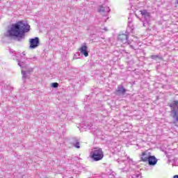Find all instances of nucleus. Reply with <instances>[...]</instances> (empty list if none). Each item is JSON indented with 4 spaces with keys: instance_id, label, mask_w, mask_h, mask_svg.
Masks as SVG:
<instances>
[{
    "instance_id": "f03ea898",
    "label": "nucleus",
    "mask_w": 178,
    "mask_h": 178,
    "mask_svg": "<svg viewBox=\"0 0 178 178\" xmlns=\"http://www.w3.org/2000/svg\"><path fill=\"white\" fill-rule=\"evenodd\" d=\"M91 158L95 162L102 161V159H104V151H102V149L96 148L93 152H92Z\"/></svg>"
},
{
    "instance_id": "2eb2a0df",
    "label": "nucleus",
    "mask_w": 178,
    "mask_h": 178,
    "mask_svg": "<svg viewBox=\"0 0 178 178\" xmlns=\"http://www.w3.org/2000/svg\"><path fill=\"white\" fill-rule=\"evenodd\" d=\"M151 59H159V56H156V55H152L150 56Z\"/></svg>"
},
{
    "instance_id": "4468645a",
    "label": "nucleus",
    "mask_w": 178,
    "mask_h": 178,
    "mask_svg": "<svg viewBox=\"0 0 178 178\" xmlns=\"http://www.w3.org/2000/svg\"><path fill=\"white\" fill-rule=\"evenodd\" d=\"M99 13H104L105 12V9L104 7L100 6L99 9L98 10Z\"/></svg>"
},
{
    "instance_id": "f257e3e1",
    "label": "nucleus",
    "mask_w": 178,
    "mask_h": 178,
    "mask_svg": "<svg viewBox=\"0 0 178 178\" xmlns=\"http://www.w3.org/2000/svg\"><path fill=\"white\" fill-rule=\"evenodd\" d=\"M30 31V25L27 22L19 21L11 25L7 31L6 37H16L17 41H22L24 38V34Z\"/></svg>"
},
{
    "instance_id": "6e6552de",
    "label": "nucleus",
    "mask_w": 178,
    "mask_h": 178,
    "mask_svg": "<svg viewBox=\"0 0 178 178\" xmlns=\"http://www.w3.org/2000/svg\"><path fill=\"white\" fill-rule=\"evenodd\" d=\"M81 55H84L86 57L88 56V51H87V45L86 43L79 49Z\"/></svg>"
},
{
    "instance_id": "9d476101",
    "label": "nucleus",
    "mask_w": 178,
    "mask_h": 178,
    "mask_svg": "<svg viewBox=\"0 0 178 178\" xmlns=\"http://www.w3.org/2000/svg\"><path fill=\"white\" fill-rule=\"evenodd\" d=\"M140 15H142V16H144L145 17H149V16L151 15L147 11V10H140Z\"/></svg>"
},
{
    "instance_id": "f8f14e48",
    "label": "nucleus",
    "mask_w": 178,
    "mask_h": 178,
    "mask_svg": "<svg viewBox=\"0 0 178 178\" xmlns=\"http://www.w3.org/2000/svg\"><path fill=\"white\" fill-rule=\"evenodd\" d=\"M72 145L75 147V148H80V141H79V140H76L72 143Z\"/></svg>"
},
{
    "instance_id": "7ed1b4c3",
    "label": "nucleus",
    "mask_w": 178,
    "mask_h": 178,
    "mask_svg": "<svg viewBox=\"0 0 178 178\" xmlns=\"http://www.w3.org/2000/svg\"><path fill=\"white\" fill-rule=\"evenodd\" d=\"M29 49H35L40 45V39L38 38H34L30 39Z\"/></svg>"
},
{
    "instance_id": "412c9836",
    "label": "nucleus",
    "mask_w": 178,
    "mask_h": 178,
    "mask_svg": "<svg viewBox=\"0 0 178 178\" xmlns=\"http://www.w3.org/2000/svg\"><path fill=\"white\" fill-rule=\"evenodd\" d=\"M22 177H26V175H23Z\"/></svg>"
},
{
    "instance_id": "0eeeda50",
    "label": "nucleus",
    "mask_w": 178,
    "mask_h": 178,
    "mask_svg": "<svg viewBox=\"0 0 178 178\" xmlns=\"http://www.w3.org/2000/svg\"><path fill=\"white\" fill-rule=\"evenodd\" d=\"M147 162L149 166H155L156 163H158V159L155 157V156H149Z\"/></svg>"
},
{
    "instance_id": "1a4fd4ad",
    "label": "nucleus",
    "mask_w": 178,
    "mask_h": 178,
    "mask_svg": "<svg viewBox=\"0 0 178 178\" xmlns=\"http://www.w3.org/2000/svg\"><path fill=\"white\" fill-rule=\"evenodd\" d=\"M115 92L118 94V95H124L126 94V88H124L123 86H119Z\"/></svg>"
},
{
    "instance_id": "9b49d317",
    "label": "nucleus",
    "mask_w": 178,
    "mask_h": 178,
    "mask_svg": "<svg viewBox=\"0 0 178 178\" xmlns=\"http://www.w3.org/2000/svg\"><path fill=\"white\" fill-rule=\"evenodd\" d=\"M171 113L172 115V118L175 119L176 122H178V112L176 110H172Z\"/></svg>"
},
{
    "instance_id": "423d86ee",
    "label": "nucleus",
    "mask_w": 178,
    "mask_h": 178,
    "mask_svg": "<svg viewBox=\"0 0 178 178\" xmlns=\"http://www.w3.org/2000/svg\"><path fill=\"white\" fill-rule=\"evenodd\" d=\"M118 41H120L122 44H127V42L129 41V35L124 33L120 34L118 35Z\"/></svg>"
},
{
    "instance_id": "39448f33",
    "label": "nucleus",
    "mask_w": 178,
    "mask_h": 178,
    "mask_svg": "<svg viewBox=\"0 0 178 178\" xmlns=\"http://www.w3.org/2000/svg\"><path fill=\"white\" fill-rule=\"evenodd\" d=\"M151 156V152H149L148 150H146L141 153L140 154V161L141 162H147L149 157Z\"/></svg>"
},
{
    "instance_id": "a211bd4d",
    "label": "nucleus",
    "mask_w": 178,
    "mask_h": 178,
    "mask_svg": "<svg viewBox=\"0 0 178 178\" xmlns=\"http://www.w3.org/2000/svg\"><path fill=\"white\" fill-rule=\"evenodd\" d=\"M79 157L74 156L72 159V162H74V161H79Z\"/></svg>"
},
{
    "instance_id": "ddd939ff",
    "label": "nucleus",
    "mask_w": 178,
    "mask_h": 178,
    "mask_svg": "<svg viewBox=\"0 0 178 178\" xmlns=\"http://www.w3.org/2000/svg\"><path fill=\"white\" fill-rule=\"evenodd\" d=\"M58 86H59V83H51V87L53 88H58Z\"/></svg>"
},
{
    "instance_id": "20e7f679",
    "label": "nucleus",
    "mask_w": 178,
    "mask_h": 178,
    "mask_svg": "<svg viewBox=\"0 0 178 178\" xmlns=\"http://www.w3.org/2000/svg\"><path fill=\"white\" fill-rule=\"evenodd\" d=\"M18 65L22 69V79L24 80L25 79H27V74L26 71H24L23 69H26L27 67V65L24 62H20V60H17Z\"/></svg>"
},
{
    "instance_id": "4be33fe9",
    "label": "nucleus",
    "mask_w": 178,
    "mask_h": 178,
    "mask_svg": "<svg viewBox=\"0 0 178 178\" xmlns=\"http://www.w3.org/2000/svg\"><path fill=\"white\" fill-rule=\"evenodd\" d=\"M71 178H73V177H71Z\"/></svg>"
},
{
    "instance_id": "dca6fc26",
    "label": "nucleus",
    "mask_w": 178,
    "mask_h": 178,
    "mask_svg": "<svg viewBox=\"0 0 178 178\" xmlns=\"http://www.w3.org/2000/svg\"><path fill=\"white\" fill-rule=\"evenodd\" d=\"M82 127H83V129H84L85 130H90V126H89V125H87V126L84 125V126H83Z\"/></svg>"
},
{
    "instance_id": "f3484780",
    "label": "nucleus",
    "mask_w": 178,
    "mask_h": 178,
    "mask_svg": "<svg viewBox=\"0 0 178 178\" xmlns=\"http://www.w3.org/2000/svg\"><path fill=\"white\" fill-rule=\"evenodd\" d=\"M173 106H178V101H174L172 104Z\"/></svg>"
},
{
    "instance_id": "aec40b11",
    "label": "nucleus",
    "mask_w": 178,
    "mask_h": 178,
    "mask_svg": "<svg viewBox=\"0 0 178 178\" xmlns=\"http://www.w3.org/2000/svg\"><path fill=\"white\" fill-rule=\"evenodd\" d=\"M22 55L24 56V55H26V53L23 52Z\"/></svg>"
},
{
    "instance_id": "6ab92c4d",
    "label": "nucleus",
    "mask_w": 178,
    "mask_h": 178,
    "mask_svg": "<svg viewBox=\"0 0 178 178\" xmlns=\"http://www.w3.org/2000/svg\"><path fill=\"white\" fill-rule=\"evenodd\" d=\"M173 178H178V175H175Z\"/></svg>"
}]
</instances>
